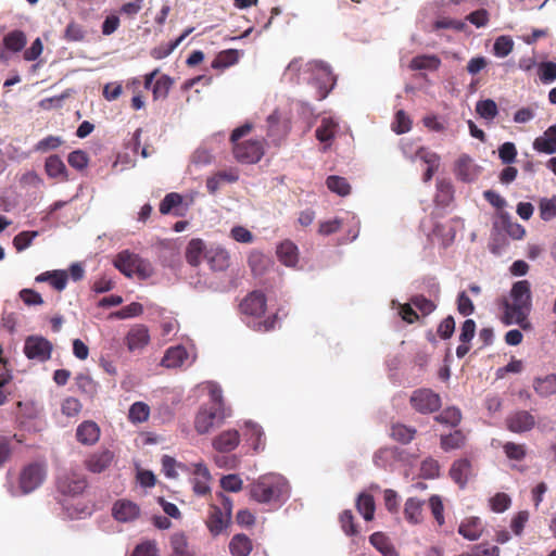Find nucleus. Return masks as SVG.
<instances>
[{"label": "nucleus", "mask_w": 556, "mask_h": 556, "mask_svg": "<svg viewBox=\"0 0 556 556\" xmlns=\"http://www.w3.org/2000/svg\"><path fill=\"white\" fill-rule=\"evenodd\" d=\"M283 79L291 84L307 83L315 89L314 98L316 100L325 99L336 84V77L328 64L321 61H312L303 65L298 59L288 64Z\"/></svg>", "instance_id": "1"}, {"label": "nucleus", "mask_w": 556, "mask_h": 556, "mask_svg": "<svg viewBox=\"0 0 556 556\" xmlns=\"http://www.w3.org/2000/svg\"><path fill=\"white\" fill-rule=\"evenodd\" d=\"M531 285L528 280L515 282L510 289L509 298L503 301L502 321L518 325L523 329L529 327L528 315L531 311Z\"/></svg>", "instance_id": "2"}, {"label": "nucleus", "mask_w": 556, "mask_h": 556, "mask_svg": "<svg viewBox=\"0 0 556 556\" xmlns=\"http://www.w3.org/2000/svg\"><path fill=\"white\" fill-rule=\"evenodd\" d=\"M291 493L288 480L280 473L269 472L260 476L250 485L251 497L262 504L281 506Z\"/></svg>", "instance_id": "3"}, {"label": "nucleus", "mask_w": 556, "mask_h": 556, "mask_svg": "<svg viewBox=\"0 0 556 556\" xmlns=\"http://www.w3.org/2000/svg\"><path fill=\"white\" fill-rule=\"evenodd\" d=\"M266 309V296L261 291L249 293L240 303V311L248 327L258 332H267L275 329L277 316L264 318Z\"/></svg>", "instance_id": "4"}, {"label": "nucleus", "mask_w": 556, "mask_h": 556, "mask_svg": "<svg viewBox=\"0 0 556 556\" xmlns=\"http://www.w3.org/2000/svg\"><path fill=\"white\" fill-rule=\"evenodd\" d=\"M47 478V468L42 464L34 463L25 466L18 479V486L7 483L8 492L13 496L27 495L38 489Z\"/></svg>", "instance_id": "5"}, {"label": "nucleus", "mask_w": 556, "mask_h": 556, "mask_svg": "<svg viewBox=\"0 0 556 556\" xmlns=\"http://www.w3.org/2000/svg\"><path fill=\"white\" fill-rule=\"evenodd\" d=\"M230 416L231 410H218L204 405L195 415L194 429L199 434H206L212 429L219 427Z\"/></svg>", "instance_id": "6"}, {"label": "nucleus", "mask_w": 556, "mask_h": 556, "mask_svg": "<svg viewBox=\"0 0 556 556\" xmlns=\"http://www.w3.org/2000/svg\"><path fill=\"white\" fill-rule=\"evenodd\" d=\"M86 486V479L78 470L62 469L58 473L56 489L63 495L75 497L81 494Z\"/></svg>", "instance_id": "7"}, {"label": "nucleus", "mask_w": 556, "mask_h": 556, "mask_svg": "<svg viewBox=\"0 0 556 556\" xmlns=\"http://www.w3.org/2000/svg\"><path fill=\"white\" fill-rule=\"evenodd\" d=\"M231 520V502L223 498V507L213 505L206 520L210 532L216 536L223 533L229 526Z\"/></svg>", "instance_id": "8"}, {"label": "nucleus", "mask_w": 556, "mask_h": 556, "mask_svg": "<svg viewBox=\"0 0 556 556\" xmlns=\"http://www.w3.org/2000/svg\"><path fill=\"white\" fill-rule=\"evenodd\" d=\"M410 404L420 414H431L441 407V397L430 389H418L413 392Z\"/></svg>", "instance_id": "9"}, {"label": "nucleus", "mask_w": 556, "mask_h": 556, "mask_svg": "<svg viewBox=\"0 0 556 556\" xmlns=\"http://www.w3.org/2000/svg\"><path fill=\"white\" fill-rule=\"evenodd\" d=\"M24 353L27 358L43 363L51 357L52 343L41 336H29L25 340Z\"/></svg>", "instance_id": "10"}, {"label": "nucleus", "mask_w": 556, "mask_h": 556, "mask_svg": "<svg viewBox=\"0 0 556 556\" xmlns=\"http://www.w3.org/2000/svg\"><path fill=\"white\" fill-rule=\"evenodd\" d=\"M263 154L264 146L261 140H247L233 144V156L240 163H257Z\"/></svg>", "instance_id": "11"}, {"label": "nucleus", "mask_w": 556, "mask_h": 556, "mask_svg": "<svg viewBox=\"0 0 556 556\" xmlns=\"http://www.w3.org/2000/svg\"><path fill=\"white\" fill-rule=\"evenodd\" d=\"M112 517L122 523H130L136 521L140 515V506L127 498L117 500L111 508Z\"/></svg>", "instance_id": "12"}, {"label": "nucleus", "mask_w": 556, "mask_h": 556, "mask_svg": "<svg viewBox=\"0 0 556 556\" xmlns=\"http://www.w3.org/2000/svg\"><path fill=\"white\" fill-rule=\"evenodd\" d=\"M193 361L194 357H190L185 346L176 345L166 350L161 365L166 368H178L185 365H191Z\"/></svg>", "instance_id": "13"}, {"label": "nucleus", "mask_w": 556, "mask_h": 556, "mask_svg": "<svg viewBox=\"0 0 556 556\" xmlns=\"http://www.w3.org/2000/svg\"><path fill=\"white\" fill-rule=\"evenodd\" d=\"M114 462V453L110 450H101L91 453L85 460L86 468L92 473L105 471Z\"/></svg>", "instance_id": "14"}, {"label": "nucleus", "mask_w": 556, "mask_h": 556, "mask_svg": "<svg viewBox=\"0 0 556 556\" xmlns=\"http://www.w3.org/2000/svg\"><path fill=\"white\" fill-rule=\"evenodd\" d=\"M204 260L212 270L223 271L229 266V253L220 245L212 244L207 247Z\"/></svg>", "instance_id": "15"}, {"label": "nucleus", "mask_w": 556, "mask_h": 556, "mask_svg": "<svg viewBox=\"0 0 556 556\" xmlns=\"http://www.w3.org/2000/svg\"><path fill=\"white\" fill-rule=\"evenodd\" d=\"M150 341L149 330L143 325L130 328L126 336V345L130 352L141 351Z\"/></svg>", "instance_id": "16"}, {"label": "nucleus", "mask_w": 556, "mask_h": 556, "mask_svg": "<svg viewBox=\"0 0 556 556\" xmlns=\"http://www.w3.org/2000/svg\"><path fill=\"white\" fill-rule=\"evenodd\" d=\"M243 438L252 446L255 452H258L265 446V437L262 427L251 420L243 424Z\"/></svg>", "instance_id": "17"}, {"label": "nucleus", "mask_w": 556, "mask_h": 556, "mask_svg": "<svg viewBox=\"0 0 556 556\" xmlns=\"http://www.w3.org/2000/svg\"><path fill=\"white\" fill-rule=\"evenodd\" d=\"M534 425V417L527 410L517 412L507 418L508 429L516 433L529 431Z\"/></svg>", "instance_id": "18"}, {"label": "nucleus", "mask_w": 556, "mask_h": 556, "mask_svg": "<svg viewBox=\"0 0 556 556\" xmlns=\"http://www.w3.org/2000/svg\"><path fill=\"white\" fill-rule=\"evenodd\" d=\"M455 174L460 180L471 182L478 177L479 167L473 163L471 157L462 155L456 163Z\"/></svg>", "instance_id": "19"}, {"label": "nucleus", "mask_w": 556, "mask_h": 556, "mask_svg": "<svg viewBox=\"0 0 556 556\" xmlns=\"http://www.w3.org/2000/svg\"><path fill=\"white\" fill-rule=\"evenodd\" d=\"M76 438L84 445H93L100 438V428L94 421L86 420L77 427Z\"/></svg>", "instance_id": "20"}, {"label": "nucleus", "mask_w": 556, "mask_h": 556, "mask_svg": "<svg viewBox=\"0 0 556 556\" xmlns=\"http://www.w3.org/2000/svg\"><path fill=\"white\" fill-rule=\"evenodd\" d=\"M240 442V434L237 430H226L213 440V447L218 452H231Z\"/></svg>", "instance_id": "21"}, {"label": "nucleus", "mask_w": 556, "mask_h": 556, "mask_svg": "<svg viewBox=\"0 0 556 556\" xmlns=\"http://www.w3.org/2000/svg\"><path fill=\"white\" fill-rule=\"evenodd\" d=\"M456 236V231L454 226L451 223L446 224H437L433 227L432 232L429 235V238L432 242H438L442 247L450 245Z\"/></svg>", "instance_id": "22"}, {"label": "nucleus", "mask_w": 556, "mask_h": 556, "mask_svg": "<svg viewBox=\"0 0 556 556\" xmlns=\"http://www.w3.org/2000/svg\"><path fill=\"white\" fill-rule=\"evenodd\" d=\"M278 260L287 267H295L299 262L298 247L290 240L281 242L277 248Z\"/></svg>", "instance_id": "23"}, {"label": "nucleus", "mask_w": 556, "mask_h": 556, "mask_svg": "<svg viewBox=\"0 0 556 556\" xmlns=\"http://www.w3.org/2000/svg\"><path fill=\"white\" fill-rule=\"evenodd\" d=\"M416 157L427 164V169L424 174V181L428 182L432 179L433 174L438 170L440 165V156L425 148H418L416 150Z\"/></svg>", "instance_id": "24"}, {"label": "nucleus", "mask_w": 556, "mask_h": 556, "mask_svg": "<svg viewBox=\"0 0 556 556\" xmlns=\"http://www.w3.org/2000/svg\"><path fill=\"white\" fill-rule=\"evenodd\" d=\"M36 282H49L56 291L66 288L68 275L65 270L55 269L41 273L35 278Z\"/></svg>", "instance_id": "25"}, {"label": "nucleus", "mask_w": 556, "mask_h": 556, "mask_svg": "<svg viewBox=\"0 0 556 556\" xmlns=\"http://www.w3.org/2000/svg\"><path fill=\"white\" fill-rule=\"evenodd\" d=\"M45 172L50 178L62 180H67L68 178L65 163L56 154H52L46 159Z\"/></svg>", "instance_id": "26"}, {"label": "nucleus", "mask_w": 556, "mask_h": 556, "mask_svg": "<svg viewBox=\"0 0 556 556\" xmlns=\"http://www.w3.org/2000/svg\"><path fill=\"white\" fill-rule=\"evenodd\" d=\"M483 531L482 521L478 517L465 519L458 528V533L469 541L478 540Z\"/></svg>", "instance_id": "27"}, {"label": "nucleus", "mask_w": 556, "mask_h": 556, "mask_svg": "<svg viewBox=\"0 0 556 556\" xmlns=\"http://www.w3.org/2000/svg\"><path fill=\"white\" fill-rule=\"evenodd\" d=\"M533 389L541 397H548L556 394V375L549 374L533 379Z\"/></svg>", "instance_id": "28"}, {"label": "nucleus", "mask_w": 556, "mask_h": 556, "mask_svg": "<svg viewBox=\"0 0 556 556\" xmlns=\"http://www.w3.org/2000/svg\"><path fill=\"white\" fill-rule=\"evenodd\" d=\"M137 254L124 250L119 252L114 258V266L126 277H132L135 275V262Z\"/></svg>", "instance_id": "29"}, {"label": "nucleus", "mask_w": 556, "mask_h": 556, "mask_svg": "<svg viewBox=\"0 0 556 556\" xmlns=\"http://www.w3.org/2000/svg\"><path fill=\"white\" fill-rule=\"evenodd\" d=\"M267 135L271 138L273 142H278L288 131L286 123L280 122V115L277 111L273 112L267 117Z\"/></svg>", "instance_id": "30"}, {"label": "nucleus", "mask_w": 556, "mask_h": 556, "mask_svg": "<svg viewBox=\"0 0 556 556\" xmlns=\"http://www.w3.org/2000/svg\"><path fill=\"white\" fill-rule=\"evenodd\" d=\"M425 502L417 497H409L405 502L404 516L405 519L413 525L422 521V506Z\"/></svg>", "instance_id": "31"}, {"label": "nucleus", "mask_w": 556, "mask_h": 556, "mask_svg": "<svg viewBox=\"0 0 556 556\" xmlns=\"http://www.w3.org/2000/svg\"><path fill=\"white\" fill-rule=\"evenodd\" d=\"M470 472L471 464L466 458L454 462L450 470L451 478L460 486H464L467 483Z\"/></svg>", "instance_id": "32"}, {"label": "nucleus", "mask_w": 556, "mask_h": 556, "mask_svg": "<svg viewBox=\"0 0 556 556\" xmlns=\"http://www.w3.org/2000/svg\"><path fill=\"white\" fill-rule=\"evenodd\" d=\"M229 552L232 556H249L252 552V542L243 533L236 534L229 542Z\"/></svg>", "instance_id": "33"}, {"label": "nucleus", "mask_w": 556, "mask_h": 556, "mask_svg": "<svg viewBox=\"0 0 556 556\" xmlns=\"http://www.w3.org/2000/svg\"><path fill=\"white\" fill-rule=\"evenodd\" d=\"M173 556H195L193 547L188 543L187 536L182 532L174 533L170 538Z\"/></svg>", "instance_id": "34"}, {"label": "nucleus", "mask_w": 556, "mask_h": 556, "mask_svg": "<svg viewBox=\"0 0 556 556\" xmlns=\"http://www.w3.org/2000/svg\"><path fill=\"white\" fill-rule=\"evenodd\" d=\"M207 247L201 239H192L187 247L186 258L192 266H198L202 258H205V249Z\"/></svg>", "instance_id": "35"}, {"label": "nucleus", "mask_w": 556, "mask_h": 556, "mask_svg": "<svg viewBox=\"0 0 556 556\" xmlns=\"http://www.w3.org/2000/svg\"><path fill=\"white\" fill-rule=\"evenodd\" d=\"M193 31V28L186 29L178 38L166 45H161L151 51V55L156 60L167 58L185 39Z\"/></svg>", "instance_id": "36"}, {"label": "nucleus", "mask_w": 556, "mask_h": 556, "mask_svg": "<svg viewBox=\"0 0 556 556\" xmlns=\"http://www.w3.org/2000/svg\"><path fill=\"white\" fill-rule=\"evenodd\" d=\"M338 122L333 117H323L320 125L316 129V138L320 142H328L336 136Z\"/></svg>", "instance_id": "37"}, {"label": "nucleus", "mask_w": 556, "mask_h": 556, "mask_svg": "<svg viewBox=\"0 0 556 556\" xmlns=\"http://www.w3.org/2000/svg\"><path fill=\"white\" fill-rule=\"evenodd\" d=\"M397 458V448L382 447L374 454V464L379 468H389Z\"/></svg>", "instance_id": "38"}, {"label": "nucleus", "mask_w": 556, "mask_h": 556, "mask_svg": "<svg viewBox=\"0 0 556 556\" xmlns=\"http://www.w3.org/2000/svg\"><path fill=\"white\" fill-rule=\"evenodd\" d=\"M26 46V36L22 30H13L3 38V47L13 52L22 51Z\"/></svg>", "instance_id": "39"}, {"label": "nucleus", "mask_w": 556, "mask_h": 556, "mask_svg": "<svg viewBox=\"0 0 556 556\" xmlns=\"http://www.w3.org/2000/svg\"><path fill=\"white\" fill-rule=\"evenodd\" d=\"M356 508L366 521H370L375 515V501L368 493H361L356 500Z\"/></svg>", "instance_id": "40"}, {"label": "nucleus", "mask_w": 556, "mask_h": 556, "mask_svg": "<svg viewBox=\"0 0 556 556\" xmlns=\"http://www.w3.org/2000/svg\"><path fill=\"white\" fill-rule=\"evenodd\" d=\"M441 65V60L437 55H417L410 61V68L415 71H437Z\"/></svg>", "instance_id": "41"}, {"label": "nucleus", "mask_w": 556, "mask_h": 556, "mask_svg": "<svg viewBox=\"0 0 556 556\" xmlns=\"http://www.w3.org/2000/svg\"><path fill=\"white\" fill-rule=\"evenodd\" d=\"M370 544L383 556H399L396 549L390 544L388 538L381 532H375L369 536Z\"/></svg>", "instance_id": "42"}, {"label": "nucleus", "mask_w": 556, "mask_h": 556, "mask_svg": "<svg viewBox=\"0 0 556 556\" xmlns=\"http://www.w3.org/2000/svg\"><path fill=\"white\" fill-rule=\"evenodd\" d=\"M206 389L211 399V403L207 406L218 410H230V408L225 405L223 390L218 383L210 381L206 383Z\"/></svg>", "instance_id": "43"}, {"label": "nucleus", "mask_w": 556, "mask_h": 556, "mask_svg": "<svg viewBox=\"0 0 556 556\" xmlns=\"http://www.w3.org/2000/svg\"><path fill=\"white\" fill-rule=\"evenodd\" d=\"M533 149L541 153L553 154L556 152V136L547 130L533 142Z\"/></svg>", "instance_id": "44"}, {"label": "nucleus", "mask_w": 556, "mask_h": 556, "mask_svg": "<svg viewBox=\"0 0 556 556\" xmlns=\"http://www.w3.org/2000/svg\"><path fill=\"white\" fill-rule=\"evenodd\" d=\"M239 61V51L236 49H228L219 52L212 62L213 68H226Z\"/></svg>", "instance_id": "45"}, {"label": "nucleus", "mask_w": 556, "mask_h": 556, "mask_svg": "<svg viewBox=\"0 0 556 556\" xmlns=\"http://www.w3.org/2000/svg\"><path fill=\"white\" fill-rule=\"evenodd\" d=\"M476 112L485 121H493L498 114V109L492 99L479 100L476 103Z\"/></svg>", "instance_id": "46"}, {"label": "nucleus", "mask_w": 556, "mask_h": 556, "mask_svg": "<svg viewBox=\"0 0 556 556\" xmlns=\"http://www.w3.org/2000/svg\"><path fill=\"white\" fill-rule=\"evenodd\" d=\"M328 189L338 195L345 197L351 192V186L348 180L340 176H329L326 180Z\"/></svg>", "instance_id": "47"}, {"label": "nucleus", "mask_w": 556, "mask_h": 556, "mask_svg": "<svg viewBox=\"0 0 556 556\" xmlns=\"http://www.w3.org/2000/svg\"><path fill=\"white\" fill-rule=\"evenodd\" d=\"M75 384L77 389L88 396H92L97 393L98 384L93 379L84 372L78 374L75 377Z\"/></svg>", "instance_id": "48"}, {"label": "nucleus", "mask_w": 556, "mask_h": 556, "mask_svg": "<svg viewBox=\"0 0 556 556\" xmlns=\"http://www.w3.org/2000/svg\"><path fill=\"white\" fill-rule=\"evenodd\" d=\"M435 420L442 425L456 427L462 420V413L457 407H447L435 416Z\"/></svg>", "instance_id": "49"}, {"label": "nucleus", "mask_w": 556, "mask_h": 556, "mask_svg": "<svg viewBox=\"0 0 556 556\" xmlns=\"http://www.w3.org/2000/svg\"><path fill=\"white\" fill-rule=\"evenodd\" d=\"M173 83V79L168 75L160 76L152 87V93L154 99H165L168 96Z\"/></svg>", "instance_id": "50"}, {"label": "nucleus", "mask_w": 556, "mask_h": 556, "mask_svg": "<svg viewBox=\"0 0 556 556\" xmlns=\"http://www.w3.org/2000/svg\"><path fill=\"white\" fill-rule=\"evenodd\" d=\"M453 198L452 184L445 179H438L435 201L441 205H447Z\"/></svg>", "instance_id": "51"}, {"label": "nucleus", "mask_w": 556, "mask_h": 556, "mask_svg": "<svg viewBox=\"0 0 556 556\" xmlns=\"http://www.w3.org/2000/svg\"><path fill=\"white\" fill-rule=\"evenodd\" d=\"M465 443V435L460 430H456L453 433L441 437V447L444 451H451L459 448Z\"/></svg>", "instance_id": "52"}, {"label": "nucleus", "mask_w": 556, "mask_h": 556, "mask_svg": "<svg viewBox=\"0 0 556 556\" xmlns=\"http://www.w3.org/2000/svg\"><path fill=\"white\" fill-rule=\"evenodd\" d=\"M150 415L149 406L143 402L134 403L128 413V417L132 422L139 424L148 420Z\"/></svg>", "instance_id": "53"}, {"label": "nucleus", "mask_w": 556, "mask_h": 556, "mask_svg": "<svg viewBox=\"0 0 556 556\" xmlns=\"http://www.w3.org/2000/svg\"><path fill=\"white\" fill-rule=\"evenodd\" d=\"M540 80L547 85L556 80V63L552 61L541 62L538 67Z\"/></svg>", "instance_id": "54"}, {"label": "nucleus", "mask_w": 556, "mask_h": 556, "mask_svg": "<svg viewBox=\"0 0 556 556\" xmlns=\"http://www.w3.org/2000/svg\"><path fill=\"white\" fill-rule=\"evenodd\" d=\"M38 236L39 232L37 230L22 231L13 238V245L17 252H22L29 248Z\"/></svg>", "instance_id": "55"}, {"label": "nucleus", "mask_w": 556, "mask_h": 556, "mask_svg": "<svg viewBox=\"0 0 556 556\" xmlns=\"http://www.w3.org/2000/svg\"><path fill=\"white\" fill-rule=\"evenodd\" d=\"M415 432V429L397 424L392 426L390 434L394 440L407 444L414 439Z\"/></svg>", "instance_id": "56"}, {"label": "nucleus", "mask_w": 556, "mask_h": 556, "mask_svg": "<svg viewBox=\"0 0 556 556\" xmlns=\"http://www.w3.org/2000/svg\"><path fill=\"white\" fill-rule=\"evenodd\" d=\"M514 47V41L508 36H500L496 38L494 45H493V53L497 58H505L507 56Z\"/></svg>", "instance_id": "57"}, {"label": "nucleus", "mask_w": 556, "mask_h": 556, "mask_svg": "<svg viewBox=\"0 0 556 556\" xmlns=\"http://www.w3.org/2000/svg\"><path fill=\"white\" fill-rule=\"evenodd\" d=\"M540 216L548 222L556 217V195L551 199H542L540 202Z\"/></svg>", "instance_id": "58"}, {"label": "nucleus", "mask_w": 556, "mask_h": 556, "mask_svg": "<svg viewBox=\"0 0 556 556\" xmlns=\"http://www.w3.org/2000/svg\"><path fill=\"white\" fill-rule=\"evenodd\" d=\"M67 162L73 168L81 170L88 166L89 159L85 151L75 150L68 154Z\"/></svg>", "instance_id": "59"}, {"label": "nucleus", "mask_w": 556, "mask_h": 556, "mask_svg": "<svg viewBox=\"0 0 556 556\" xmlns=\"http://www.w3.org/2000/svg\"><path fill=\"white\" fill-rule=\"evenodd\" d=\"M153 273H154V269H153L152 264L149 261L140 257L137 254L136 262H135V274L140 279H148L153 275Z\"/></svg>", "instance_id": "60"}, {"label": "nucleus", "mask_w": 556, "mask_h": 556, "mask_svg": "<svg viewBox=\"0 0 556 556\" xmlns=\"http://www.w3.org/2000/svg\"><path fill=\"white\" fill-rule=\"evenodd\" d=\"M510 497L505 493H497L490 498L491 509L495 513H504L510 506Z\"/></svg>", "instance_id": "61"}, {"label": "nucleus", "mask_w": 556, "mask_h": 556, "mask_svg": "<svg viewBox=\"0 0 556 556\" xmlns=\"http://www.w3.org/2000/svg\"><path fill=\"white\" fill-rule=\"evenodd\" d=\"M83 408L81 403L76 397H66L61 405L62 413L67 417L77 416Z\"/></svg>", "instance_id": "62"}, {"label": "nucleus", "mask_w": 556, "mask_h": 556, "mask_svg": "<svg viewBox=\"0 0 556 556\" xmlns=\"http://www.w3.org/2000/svg\"><path fill=\"white\" fill-rule=\"evenodd\" d=\"M412 122L403 110L396 112L392 129L396 134H404L410 130Z\"/></svg>", "instance_id": "63"}, {"label": "nucleus", "mask_w": 556, "mask_h": 556, "mask_svg": "<svg viewBox=\"0 0 556 556\" xmlns=\"http://www.w3.org/2000/svg\"><path fill=\"white\" fill-rule=\"evenodd\" d=\"M498 156L503 164H511L517 156V150L513 142H505L498 148Z\"/></svg>", "instance_id": "64"}]
</instances>
